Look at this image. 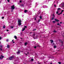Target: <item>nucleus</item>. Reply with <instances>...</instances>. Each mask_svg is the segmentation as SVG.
I'll list each match as a JSON object with an SVG mask.
<instances>
[{
    "label": "nucleus",
    "mask_w": 64,
    "mask_h": 64,
    "mask_svg": "<svg viewBox=\"0 0 64 64\" xmlns=\"http://www.w3.org/2000/svg\"><path fill=\"white\" fill-rule=\"evenodd\" d=\"M58 13H59V11H57L56 12V14H58Z\"/></svg>",
    "instance_id": "obj_26"
},
{
    "label": "nucleus",
    "mask_w": 64,
    "mask_h": 64,
    "mask_svg": "<svg viewBox=\"0 0 64 64\" xmlns=\"http://www.w3.org/2000/svg\"><path fill=\"white\" fill-rule=\"evenodd\" d=\"M36 30V29H34V30H33V31H35Z\"/></svg>",
    "instance_id": "obj_45"
},
{
    "label": "nucleus",
    "mask_w": 64,
    "mask_h": 64,
    "mask_svg": "<svg viewBox=\"0 0 64 64\" xmlns=\"http://www.w3.org/2000/svg\"><path fill=\"white\" fill-rule=\"evenodd\" d=\"M22 6H23V5H22Z\"/></svg>",
    "instance_id": "obj_55"
},
{
    "label": "nucleus",
    "mask_w": 64,
    "mask_h": 64,
    "mask_svg": "<svg viewBox=\"0 0 64 64\" xmlns=\"http://www.w3.org/2000/svg\"><path fill=\"white\" fill-rule=\"evenodd\" d=\"M58 25H59V26H61V25L59 23H58L57 24Z\"/></svg>",
    "instance_id": "obj_24"
},
{
    "label": "nucleus",
    "mask_w": 64,
    "mask_h": 64,
    "mask_svg": "<svg viewBox=\"0 0 64 64\" xmlns=\"http://www.w3.org/2000/svg\"><path fill=\"white\" fill-rule=\"evenodd\" d=\"M30 33H31V32H30Z\"/></svg>",
    "instance_id": "obj_59"
},
{
    "label": "nucleus",
    "mask_w": 64,
    "mask_h": 64,
    "mask_svg": "<svg viewBox=\"0 0 64 64\" xmlns=\"http://www.w3.org/2000/svg\"><path fill=\"white\" fill-rule=\"evenodd\" d=\"M18 24L19 26H20L22 23H21V20H19L18 21Z\"/></svg>",
    "instance_id": "obj_2"
},
{
    "label": "nucleus",
    "mask_w": 64,
    "mask_h": 64,
    "mask_svg": "<svg viewBox=\"0 0 64 64\" xmlns=\"http://www.w3.org/2000/svg\"><path fill=\"white\" fill-rule=\"evenodd\" d=\"M21 38V39H22V38Z\"/></svg>",
    "instance_id": "obj_56"
},
{
    "label": "nucleus",
    "mask_w": 64,
    "mask_h": 64,
    "mask_svg": "<svg viewBox=\"0 0 64 64\" xmlns=\"http://www.w3.org/2000/svg\"><path fill=\"white\" fill-rule=\"evenodd\" d=\"M12 43H14L15 42H13Z\"/></svg>",
    "instance_id": "obj_53"
},
{
    "label": "nucleus",
    "mask_w": 64,
    "mask_h": 64,
    "mask_svg": "<svg viewBox=\"0 0 64 64\" xmlns=\"http://www.w3.org/2000/svg\"><path fill=\"white\" fill-rule=\"evenodd\" d=\"M29 13L30 14V15H31V14H32V12H29Z\"/></svg>",
    "instance_id": "obj_14"
},
{
    "label": "nucleus",
    "mask_w": 64,
    "mask_h": 64,
    "mask_svg": "<svg viewBox=\"0 0 64 64\" xmlns=\"http://www.w3.org/2000/svg\"><path fill=\"white\" fill-rule=\"evenodd\" d=\"M60 41H61V40H60Z\"/></svg>",
    "instance_id": "obj_60"
},
{
    "label": "nucleus",
    "mask_w": 64,
    "mask_h": 64,
    "mask_svg": "<svg viewBox=\"0 0 64 64\" xmlns=\"http://www.w3.org/2000/svg\"><path fill=\"white\" fill-rule=\"evenodd\" d=\"M50 64H52V63H51Z\"/></svg>",
    "instance_id": "obj_58"
},
{
    "label": "nucleus",
    "mask_w": 64,
    "mask_h": 64,
    "mask_svg": "<svg viewBox=\"0 0 64 64\" xmlns=\"http://www.w3.org/2000/svg\"><path fill=\"white\" fill-rule=\"evenodd\" d=\"M36 47H37V46H35L34 47V48L35 49L36 48Z\"/></svg>",
    "instance_id": "obj_32"
},
{
    "label": "nucleus",
    "mask_w": 64,
    "mask_h": 64,
    "mask_svg": "<svg viewBox=\"0 0 64 64\" xmlns=\"http://www.w3.org/2000/svg\"><path fill=\"white\" fill-rule=\"evenodd\" d=\"M20 35L21 36H22V32H20Z\"/></svg>",
    "instance_id": "obj_19"
},
{
    "label": "nucleus",
    "mask_w": 64,
    "mask_h": 64,
    "mask_svg": "<svg viewBox=\"0 0 64 64\" xmlns=\"http://www.w3.org/2000/svg\"><path fill=\"white\" fill-rule=\"evenodd\" d=\"M54 32L55 33L56 32V31L54 30Z\"/></svg>",
    "instance_id": "obj_35"
},
{
    "label": "nucleus",
    "mask_w": 64,
    "mask_h": 64,
    "mask_svg": "<svg viewBox=\"0 0 64 64\" xmlns=\"http://www.w3.org/2000/svg\"><path fill=\"white\" fill-rule=\"evenodd\" d=\"M50 42H51V43H52L53 42V40H50Z\"/></svg>",
    "instance_id": "obj_17"
},
{
    "label": "nucleus",
    "mask_w": 64,
    "mask_h": 64,
    "mask_svg": "<svg viewBox=\"0 0 64 64\" xmlns=\"http://www.w3.org/2000/svg\"><path fill=\"white\" fill-rule=\"evenodd\" d=\"M52 20H54V17H55V16H54V14H53L52 15Z\"/></svg>",
    "instance_id": "obj_6"
},
{
    "label": "nucleus",
    "mask_w": 64,
    "mask_h": 64,
    "mask_svg": "<svg viewBox=\"0 0 64 64\" xmlns=\"http://www.w3.org/2000/svg\"><path fill=\"white\" fill-rule=\"evenodd\" d=\"M40 20H39L38 21V22H40Z\"/></svg>",
    "instance_id": "obj_38"
},
{
    "label": "nucleus",
    "mask_w": 64,
    "mask_h": 64,
    "mask_svg": "<svg viewBox=\"0 0 64 64\" xmlns=\"http://www.w3.org/2000/svg\"><path fill=\"white\" fill-rule=\"evenodd\" d=\"M38 64H41V62H38Z\"/></svg>",
    "instance_id": "obj_16"
},
{
    "label": "nucleus",
    "mask_w": 64,
    "mask_h": 64,
    "mask_svg": "<svg viewBox=\"0 0 64 64\" xmlns=\"http://www.w3.org/2000/svg\"><path fill=\"white\" fill-rule=\"evenodd\" d=\"M62 14V12H61L60 14H58V15H60V14Z\"/></svg>",
    "instance_id": "obj_34"
},
{
    "label": "nucleus",
    "mask_w": 64,
    "mask_h": 64,
    "mask_svg": "<svg viewBox=\"0 0 64 64\" xmlns=\"http://www.w3.org/2000/svg\"><path fill=\"white\" fill-rule=\"evenodd\" d=\"M15 8V6H14V5H13L12 6H11V11L12 12L13 11V9H14Z\"/></svg>",
    "instance_id": "obj_3"
},
{
    "label": "nucleus",
    "mask_w": 64,
    "mask_h": 64,
    "mask_svg": "<svg viewBox=\"0 0 64 64\" xmlns=\"http://www.w3.org/2000/svg\"><path fill=\"white\" fill-rule=\"evenodd\" d=\"M0 50L1 51L2 50V48H0Z\"/></svg>",
    "instance_id": "obj_43"
},
{
    "label": "nucleus",
    "mask_w": 64,
    "mask_h": 64,
    "mask_svg": "<svg viewBox=\"0 0 64 64\" xmlns=\"http://www.w3.org/2000/svg\"><path fill=\"white\" fill-rule=\"evenodd\" d=\"M26 54V55H27V54Z\"/></svg>",
    "instance_id": "obj_62"
},
{
    "label": "nucleus",
    "mask_w": 64,
    "mask_h": 64,
    "mask_svg": "<svg viewBox=\"0 0 64 64\" xmlns=\"http://www.w3.org/2000/svg\"><path fill=\"white\" fill-rule=\"evenodd\" d=\"M27 42H26L25 44H24V45H25V46H26V45H27Z\"/></svg>",
    "instance_id": "obj_22"
},
{
    "label": "nucleus",
    "mask_w": 64,
    "mask_h": 64,
    "mask_svg": "<svg viewBox=\"0 0 64 64\" xmlns=\"http://www.w3.org/2000/svg\"><path fill=\"white\" fill-rule=\"evenodd\" d=\"M24 28H25H25H27V26H24Z\"/></svg>",
    "instance_id": "obj_27"
},
{
    "label": "nucleus",
    "mask_w": 64,
    "mask_h": 64,
    "mask_svg": "<svg viewBox=\"0 0 64 64\" xmlns=\"http://www.w3.org/2000/svg\"><path fill=\"white\" fill-rule=\"evenodd\" d=\"M54 7H56V5H54Z\"/></svg>",
    "instance_id": "obj_51"
},
{
    "label": "nucleus",
    "mask_w": 64,
    "mask_h": 64,
    "mask_svg": "<svg viewBox=\"0 0 64 64\" xmlns=\"http://www.w3.org/2000/svg\"><path fill=\"white\" fill-rule=\"evenodd\" d=\"M60 24H62V22H60Z\"/></svg>",
    "instance_id": "obj_54"
},
{
    "label": "nucleus",
    "mask_w": 64,
    "mask_h": 64,
    "mask_svg": "<svg viewBox=\"0 0 64 64\" xmlns=\"http://www.w3.org/2000/svg\"><path fill=\"white\" fill-rule=\"evenodd\" d=\"M4 15H6L7 14V13H6V12H4Z\"/></svg>",
    "instance_id": "obj_33"
},
{
    "label": "nucleus",
    "mask_w": 64,
    "mask_h": 64,
    "mask_svg": "<svg viewBox=\"0 0 64 64\" xmlns=\"http://www.w3.org/2000/svg\"><path fill=\"white\" fill-rule=\"evenodd\" d=\"M4 57L2 55H1L0 56V59L2 60L3 59V58H4Z\"/></svg>",
    "instance_id": "obj_4"
},
{
    "label": "nucleus",
    "mask_w": 64,
    "mask_h": 64,
    "mask_svg": "<svg viewBox=\"0 0 64 64\" xmlns=\"http://www.w3.org/2000/svg\"><path fill=\"white\" fill-rule=\"evenodd\" d=\"M37 47H40V46H39V45H38V46H37Z\"/></svg>",
    "instance_id": "obj_42"
},
{
    "label": "nucleus",
    "mask_w": 64,
    "mask_h": 64,
    "mask_svg": "<svg viewBox=\"0 0 64 64\" xmlns=\"http://www.w3.org/2000/svg\"><path fill=\"white\" fill-rule=\"evenodd\" d=\"M35 34H34L33 35L34 38V39H37V38H35Z\"/></svg>",
    "instance_id": "obj_9"
},
{
    "label": "nucleus",
    "mask_w": 64,
    "mask_h": 64,
    "mask_svg": "<svg viewBox=\"0 0 64 64\" xmlns=\"http://www.w3.org/2000/svg\"><path fill=\"white\" fill-rule=\"evenodd\" d=\"M58 63L59 64H61V63L60 62H58Z\"/></svg>",
    "instance_id": "obj_41"
},
{
    "label": "nucleus",
    "mask_w": 64,
    "mask_h": 64,
    "mask_svg": "<svg viewBox=\"0 0 64 64\" xmlns=\"http://www.w3.org/2000/svg\"><path fill=\"white\" fill-rule=\"evenodd\" d=\"M9 41V40L8 39H7L6 40V42H8Z\"/></svg>",
    "instance_id": "obj_29"
},
{
    "label": "nucleus",
    "mask_w": 64,
    "mask_h": 64,
    "mask_svg": "<svg viewBox=\"0 0 64 64\" xmlns=\"http://www.w3.org/2000/svg\"><path fill=\"white\" fill-rule=\"evenodd\" d=\"M61 10V8H58V11L59 10Z\"/></svg>",
    "instance_id": "obj_11"
},
{
    "label": "nucleus",
    "mask_w": 64,
    "mask_h": 64,
    "mask_svg": "<svg viewBox=\"0 0 64 64\" xmlns=\"http://www.w3.org/2000/svg\"><path fill=\"white\" fill-rule=\"evenodd\" d=\"M59 7H60L62 8H64V3H62L60 4L59 6Z\"/></svg>",
    "instance_id": "obj_1"
},
{
    "label": "nucleus",
    "mask_w": 64,
    "mask_h": 64,
    "mask_svg": "<svg viewBox=\"0 0 64 64\" xmlns=\"http://www.w3.org/2000/svg\"><path fill=\"white\" fill-rule=\"evenodd\" d=\"M13 58V56H11L9 58V59L10 60H12Z\"/></svg>",
    "instance_id": "obj_5"
},
{
    "label": "nucleus",
    "mask_w": 64,
    "mask_h": 64,
    "mask_svg": "<svg viewBox=\"0 0 64 64\" xmlns=\"http://www.w3.org/2000/svg\"><path fill=\"white\" fill-rule=\"evenodd\" d=\"M63 11H64V10H62V12L61 13H62V12H63Z\"/></svg>",
    "instance_id": "obj_39"
},
{
    "label": "nucleus",
    "mask_w": 64,
    "mask_h": 64,
    "mask_svg": "<svg viewBox=\"0 0 64 64\" xmlns=\"http://www.w3.org/2000/svg\"><path fill=\"white\" fill-rule=\"evenodd\" d=\"M17 53L18 54H20V50H18V52H17Z\"/></svg>",
    "instance_id": "obj_7"
},
{
    "label": "nucleus",
    "mask_w": 64,
    "mask_h": 64,
    "mask_svg": "<svg viewBox=\"0 0 64 64\" xmlns=\"http://www.w3.org/2000/svg\"><path fill=\"white\" fill-rule=\"evenodd\" d=\"M7 1L8 2H9L10 1V0H7Z\"/></svg>",
    "instance_id": "obj_31"
},
{
    "label": "nucleus",
    "mask_w": 64,
    "mask_h": 64,
    "mask_svg": "<svg viewBox=\"0 0 64 64\" xmlns=\"http://www.w3.org/2000/svg\"><path fill=\"white\" fill-rule=\"evenodd\" d=\"M36 6H37V5H38L39 4L38 3L36 2Z\"/></svg>",
    "instance_id": "obj_12"
},
{
    "label": "nucleus",
    "mask_w": 64,
    "mask_h": 64,
    "mask_svg": "<svg viewBox=\"0 0 64 64\" xmlns=\"http://www.w3.org/2000/svg\"><path fill=\"white\" fill-rule=\"evenodd\" d=\"M7 47L8 48H9L10 46L9 45H8L7 46Z\"/></svg>",
    "instance_id": "obj_23"
},
{
    "label": "nucleus",
    "mask_w": 64,
    "mask_h": 64,
    "mask_svg": "<svg viewBox=\"0 0 64 64\" xmlns=\"http://www.w3.org/2000/svg\"><path fill=\"white\" fill-rule=\"evenodd\" d=\"M3 46L2 45H0V48H2Z\"/></svg>",
    "instance_id": "obj_15"
},
{
    "label": "nucleus",
    "mask_w": 64,
    "mask_h": 64,
    "mask_svg": "<svg viewBox=\"0 0 64 64\" xmlns=\"http://www.w3.org/2000/svg\"><path fill=\"white\" fill-rule=\"evenodd\" d=\"M1 3V2H0V3Z\"/></svg>",
    "instance_id": "obj_64"
},
{
    "label": "nucleus",
    "mask_w": 64,
    "mask_h": 64,
    "mask_svg": "<svg viewBox=\"0 0 64 64\" xmlns=\"http://www.w3.org/2000/svg\"><path fill=\"white\" fill-rule=\"evenodd\" d=\"M6 31L8 32V31H9V30H7Z\"/></svg>",
    "instance_id": "obj_48"
},
{
    "label": "nucleus",
    "mask_w": 64,
    "mask_h": 64,
    "mask_svg": "<svg viewBox=\"0 0 64 64\" xmlns=\"http://www.w3.org/2000/svg\"><path fill=\"white\" fill-rule=\"evenodd\" d=\"M52 22L54 23H55V22H55V21H52Z\"/></svg>",
    "instance_id": "obj_30"
},
{
    "label": "nucleus",
    "mask_w": 64,
    "mask_h": 64,
    "mask_svg": "<svg viewBox=\"0 0 64 64\" xmlns=\"http://www.w3.org/2000/svg\"><path fill=\"white\" fill-rule=\"evenodd\" d=\"M3 28H4V29H5V26L4 25L3 27Z\"/></svg>",
    "instance_id": "obj_18"
},
{
    "label": "nucleus",
    "mask_w": 64,
    "mask_h": 64,
    "mask_svg": "<svg viewBox=\"0 0 64 64\" xmlns=\"http://www.w3.org/2000/svg\"><path fill=\"white\" fill-rule=\"evenodd\" d=\"M27 10H24V12H25V13H26V12H27Z\"/></svg>",
    "instance_id": "obj_20"
},
{
    "label": "nucleus",
    "mask_w": 64,
    "mask_h": 64,
    "mask_svg": "<svg viewBox=\"0 0 64 64\" xmlns=\"http://www.w3.org/2000/svg\"><path fill=\"white\" fill-rule=\"evenodd\" d=\"M1 39H2V38H1V37H0V40H1Z\"/></svg>",
    "instance_id": "obj_46"
},
{
    "label": "nucleus",
    "mask_w": 64,
    "mask_h": 64,
    "mask_svg": "<svg viewBox=\"0 0 64 64\" xmlns=\"http://www.w3.org/2000/svg\"><path fill=\"white\" fill-rule=\"evenodd\" d=\"M4 17H2V19H4Z\"/></svg>",
    "instance_id": "obj_44"
},
{
    "label": "nucleus",
    "mask_w": 64,
    "mask_h": 64,
    "mask_svg": "<svg viewBox=\"0 0 64 64\" xmlns=\"http://www.w3.org/2000/svg\"><path fill=\"white\" fill-rule=\"evenodd\" d=\"M54 48H56V46H54Z\"/></svg>",
    "instance_id": "obj_40"
},
{
    "label": "nucleus",
    "mask_w": 64,
    "mask_h": 64,
    "mask_svg": "<svg viewBox=\"0 0 64 64\" xmlns=\"http://www.w3.org/2000/svg\"><path fill=\"white\" fill-rule=\"evenodd\" d=\"M46 6H44V8H46Z\"/></svg>",
    "instance_id": "obj_25"
},
{
    "label": "nucleus",
    "mask_w": 64,
    "mask_h": 64,
    "mask_svg": "<svg viewBox=\"0 0 64 64\" xmlns=\"http://www.w3.org/2000/svg\"><path fill=\"white\" fill-rule=\"evenodd\" d=\"M14 28V27H13V26L11 27V28H12V29L13 28Z\"/></svg>",
    "instance_id": "obj_36"
},
{
    "label": "nucleus",
    "mask_w": 64,
    "mask_h": 64,
    "mask_svg": "<svg viewBox=\"0 0 64 64\" xmlns=\"http://www.w3.org/2000/svg\"><path fill=\"white\" fill-rule=\"evenodd\" d=\"M20 3H21V2H22V1L21 0L20 1Z\"/></svg>",
    "instance_id": "obj_47"
},
{
    "label": "nucleus",
    "mask_w": 64,
    "mask_h": 64,
    "mask_svg": "<svg viewBox=\"0 0 64 64\" xmlns=\"http://www.w3.org/2000/svg\"><path fill=\"white\" fill-rule=\"evenodd\" d=\"M31 60V61H34V59H32Z\"/></svg>",
    "instance_id": "obj_37"
},
{
    "label": "nucleus",
    "mask_w": 64,
    "mask_h": 64,
    "mask_svg": "<svg viewBox=\"0 0 64 64\" xmlns=\"http://www.w3.org/2000/svg\"><path fill=\"white\" fill-rule=\"evenodd\" d=\"M12 43H13V42H13V40H12Z\"/></svg>",
    "instance_id": "obj_50"
},
{
    "label": "nucleus",
    "mask_w": 64,
    "mask_h": 64,
    "mask_svg": "<svg viewBox=\"0 0 64 64\" xmlns=\"http://www.w3.org/2000/svg\"><path fill=\"white\" fill-rule=\"evenodd\" d=\"M22 17H23V15L22 16Z\"/></svg>",
    "instance_id": "obj_57"
},
{
    "label": "nucleus",
    "mask_w": 64,
    "mask_h": 64,
    "mask_svg": "<svg viewBox=\"0 0 64 64\" xmlns=\"http://www.w3.org/2000/svg\"><path fill=\"white\" fill-rule=\"evenodd\" d=\"M62 44L61 45H60V46H62L63 45V42H62Z\"/></svg>",
    "instance_id": "obj_21"
},
{
    "label": "nucleus",
    "mask_w": 64,
    "mask_h": 64,
    "mask_svg": "<svg viewBox=\"0 0 64 64\" xmlns=\"http://www.w3.org/2000/svg\"><path fill=\"white\" fill-rule=\"evenodd\" d=\"M14 38H15V39H17V36H14Z\"/></svg>",
    "instance_id": "obj_10"
},
{
    "label": "nucleus",
    "mask_w": 64,
    "mask_h": 64,
    "mask_svg": "<svg viewBox=\"0 0 64 64\" xmlns=\"http://www.w3.org/2000/svg\"><path fill=\"white\" fill-rule=\"evenodd\" d=\"M25 30V28H24L22 29V31H24V30Z\"/></svg>",
    "instance_id": "obj_13"
},
{
    "label": "nucleus",
    "mask_w": 64,
    "mask_h": 64,
    "mask_svg": "<svg viewBox=\"0 0 64 64\" xmlns=\"http://www.w3.org/2000/svg\"><path fill=\"white\" fill-rule=\"evenodd\" d=\"M40 19H42V16H40Z\"/></svg>",
    "instance_id": "obj_28"
},
{
    "label": "nucleus",
    "mask_w": 64,
    "mask_h": 64,
    "mask_svg": "<svg viewBox=\"0 0 64 64\" xmlns=\"http://www.w3.org/2000/svg\"><path fill=\"white\" fill-rule=\"evenodd\" d=\"M54 20H55V21H56V22H58L59 21V20L56 18L54 19Z\"/></svg>",
    "instance_id": "obj_8"
},
{
    "label": "nucleus",
    "mask_w": 64,
    "mask_h": 64,
    "mask_svg": "<svg viewBox=\"0 0 64 64\" xmlns=\"http://www.w3.org/2000/svg\"><path fill=\"white\" fill-rule=\"evenodd\" d=\"M53 45H55V44H54V43H53Z\"/></svg>",
    "instance_id": "obj_49"
},
{
    "label": "nucleus",
    "mask_w": 64,
    "mask_h": 64,
    "mask_svg": "<svg viewBox=\"0 0 64 64\" xmlns=\"http://www.w3.org/2000/svg\"><path fill=\"white\" fill-rule=\"evenodd\" d=\"M36 18H34V20H36Z\"/></svg>",
    "instance_id": "obj_52"
},
{
    "label": "nucleus",
    "mask_w": 64,
    "mask_h": 64,
    "mask_svg": "<svg viewBox=\"0 0 64 64\" xmlns=\"http://www.w3.org/2000/svg\"><path fill=\"white\" fill-rule=\"evenodd\" d=\"M34 10V11H35V10Z\"/></svg>",
    "instance_id": "obj_61"
},
{
    "label": "nucleus",
    "mask_w": 64,
    "mask_h": 64,
    "mask_svg": "<svg viewBox=\"0 0 64 64\" xmlns=\"http://www.w3.org/2000/svg\"><path fill=\"white\" fill-rule=\"evenodd\" d=\"M20 52H22V51H20Z\"/></svg>",
    "instance_id": "obj_63"
}]
</instances>
